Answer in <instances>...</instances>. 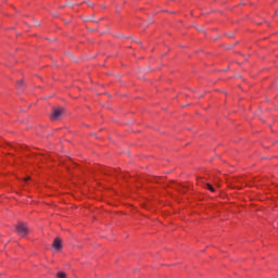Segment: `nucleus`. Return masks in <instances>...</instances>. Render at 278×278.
<instances>
[{
	"instance_id": "obj_5",
	"label": "nucleus",
	"mask_w": 278,
	"mask_h": 278,
	"mask_svg": "<svg viewBox=\"0 0 278 278\" xmlns=\"http://www.w3.org/2000/svg\"><path fill=\"white\" fill-rule=\"evenodd\" d=\"M56 277L58 278H66V274L60 271V273L56 274Z\"/></svg>"
},
{
	"instance_id": "obj_6",
	"label": "nucleus",
	"mask_w": 278,
	"mask_h": 278,
	"mask_svg": "<svg viewBox=\"0 0 278 278\" xmlns=\"http://www.w3.org/2000/svg\"><path fill=\"white\" fill-rule=\"evenodd\" d=\"M23 86V80L17 81V88H21Z\"/></svg>"
},
{
	"instance_id": "obj_3",
	"label": "nucleus",
	"mask_w": 278,
	"mask_h": 278,
	"mask_svg": "<svg viewBox=\"0 0 278 278\" xmlns=\"http://www.w3.org/2000/svg\"><path fill=\"white\" fill-rule=\"evenodd\" d=\"M201 184H203L204 188H206L211 192H216V189H214L211 184L203 182V178L198 179V185L201 186Z\"/></svg>"
},
{
	"instance_id": "obj_7",
	"label": "nucleus",
	"mask_w": 278,
	"mask_h": 278,
	"mask_svg": "<svg viewBox=\"0 0 278 278\" xmlns=\"http://www.w3.org/2000/svg\"><path fill=\"white\" fill-rule=\"evenodd\" d=\"M29 179H30L29 177H26V178L24 179V181H29Z\"/></svg>"
},
{
	"instance_id": "obj_1",
	"label": "nucleus",
	"mask_w": 278,
	"mask_h": 278,
	"mask_svg": "<svg viewBox=\"0 0 278 278\" xmlns=\"http://www.w3.org/2000/svg\"><path fill=\"white\" fill-rule=\"evenodd\" d=\"M16 232L18 233V236H21L22 238H25V236H27V233H29V227H27V224L20 222L16 225Z\"/></svg>"
},
{
	"instance_id": "obj_2",
	"label": "nucleus",
	"mask_w": 278,
	"mask_h": 278,
	"mask_svg": "<svg viewBox=\"0 0 278 278\" xmlns=\"http://www.w3.org/2000/svg\"><path fill=\"white\" fill-rule=\"evenodd\" d=\"M62 114H64V108H54V109H52L50 118L52 121H60V116H62Z\"/></svg>"
},
{
	"instance_id": "obj_4",
	"label": "nucleus",
	"mask_w": 278,
	"mask_h": 278,
	"mask_svg": "<svg viewBox=\"0 0 278 278\" xmlns=\"http://www.w3.org/2000/svg\"><path fill=\"white\" fill-rule=\"evenodd\" d=\"M52 249H54L55 251H60L62 249V240H60L59 238L54 239L52 243Z\"/></svg>"
}]
</instances>
